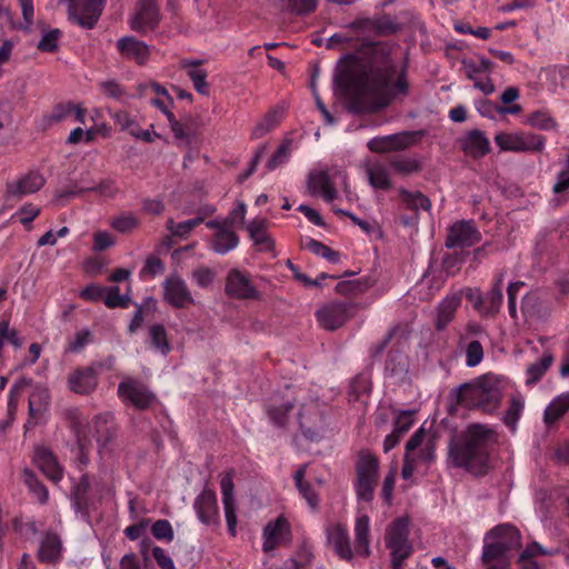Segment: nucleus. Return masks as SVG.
<instances>
[{"label": "nucleus", "mask_w": 569, "mask_h": 569, "mask_svg": "<svg viewBox=\"0 0 569 569\" xmlns=\"http://www.w3.org/2000/svg\"><path fill=\"white\" fill-rule=\"evenodd\" d=\"M46 184V178L38 171H30L16 182L7 183L9 197L22 198L39 191Z\"/></svg>", "instance_id": "nucleus-26"}, {"label": "nucleus", "mask_w": 569, "mask_h": 569, "mask_svg": "<svg viewBox=\"0 0 569 569\" xmlns=\"http://www.w3.org/2000/svg\"><path fill=\"white\" fill-rule=\"evenodd\" d=\"M74 109V103L66 102L58 103L52 108V111L46 117L49 123H58L69 117Z\"/></svg>", "instance_id": "nucleus-64"}, {"label": "nucleus", "mask_w": 569, "mask_h": 569, "mask_svg": "<svg viewBox=\"0 0 569 569\" xmlns=\"http://www.w3.org/2000/svg\"><path fill=\"white\" fill-rule=\"evenodd\" d=\"M100 91L108 98L117 101H124L126 88L116 80H107L99 83Z\"/></svg>", "instance_id": "nucleus-56"}, {"label": "nucleus", "mask_w": 569, "mask_h": 569, "mask_svg": "<svg viewBox=\"0 0 569 569\" xmlns=\"http://www.w3.org/2000/svg\"><path fill=\"white\" fill-rule=\"evenodd\" d=\"M486 540L501 543L508 552L521 548V533L519 529L510 523H501L486 533Z\"/></svg>", "instance_id": "nucleus-24"}, {"label": "nucleus", "mask_w": 569, "mask_h": 569, "mask_svg": "<svg viewBox=\"0 0 569 569\" xmlns=\"http://www.w3.org/2000/svg\"><path fill=\"white\" fill-rule=\"evenodd\" d=\"M163 291L164 301L176 309H184L194 305V299L180 276H169L163 282Z\"/></svg>", "instance_id": "nucleus-16"}, {"label": "nucleus", "mask_w": 569, "mask_h": 569, "mask_svg": "<svg viewBox=\"0 0 569 569\" xmlns=\"http://www.w3.org/2000/svg\"><path fill=\"white\" fill-rule=\"evenodd\" d=\"M239 243V237L230 229L216 231L212 237L211 248L214 252L224 254L234 249Z\"/></svg>", "instance_id": "nucleus-38"}, {"label": "nucleus", "mask_w": 569, "mask_h": 569, "mask_svg": "<svg viewBox=\"0 0 569 569\" xmlns=\"http://www.w3.org/2000/svg\"><path fill=\"white\" fill-rule=\"evenodd\" d=\"M569 411V401H567L565 393L556 397L546 408L543 413V421L547 426H551L560 420Z\"/></svg>", "instance_id": "nucleus-39"}, {"label": "nucleus", "mask_w": 569, "mask_h": 569, "mask_svg": "<svg viewBox=\"0 0 569 569\" xmlns=\"http://www.w3.org/2000/svg\"><path fill=\"white\" fill-rule=\"evenodd\" d=\"M266 229L267 220L263 218L253 219L247 226L249 237L253 243L259 247V250L272 251L274 249V241L266 232Z\"/></svg>", "instance_id": "nucleus-35"}, {"label": "nucleus", "mask_w": 569, "mask_h": 569, "mask_svg": "<svg viewBox=\"0 0 569 569\" xmlns=\"http://www.w3.org/2000/svg\"><path fill=\"white\" fill-rule=\"evenodd\" d=\"M523 410V402L520 398L512 397L509 401V407L505 412L503 422L510 429V431L515 432L517 429V422L521 416Z\"/></svg>", "instance_id": "nucleus-47"}, {"label": "nucleus", "mask_w": 569, "mask_h": 569, "mask_svg": "<svg viewBox=\"0 0 569 569\" xmlns=\"http://www.w3.org/2000/svg\"><path fill=\"white\" fill-rule=\"evenodd\" d=\"M553 358H540V361L531 363L527 368V379L526 385L530 386L537 383L545 376L547 370L552 365Z\"/></svg>", "instance_id": "nucleus-48"}, {"label": "nucleus", "mask_w": 569, "mask_h": 569, "mask_svg": "<svg viewBox=\"0 0 569 569\" xmlns=\"http://www.w3.org/2000/svg\"><path fill=\"white\" fill-rule=\"evenodd\" d=\"M372 282L369 278L340 281L336 286V292L342 296H358L366 292Z\"/></svg>", "instance_id": "nucleus-42"}, {"label": "nucleus", "mask_w": 569, "mask_h": 569, "mask_svg": "<svg viewBox=\"0 0 569 569\" xmlns=\"http://www.w3.org/2000/svg\"><path fill=\"white\" fill-rule=\"evenodd\" d=\"M378 470V458L368 450H361L356 463L357 480L355 483L356 493L359 500L366 502L372 501Z\"/></svg>", "instance_id": "nucleus-6"}, {"label": "nucleus", "mask_w": 569, "mask_h": 569, "mask_svg": "<svg viewBox=\"0 0 569 569\" xmlns=\"http://www.w3.org/2000/svg\"><path fill=\"white\" fill-rule=\"evenodd\" d=\"M396 44L363 40L356 53L345 54L337 64L335 84L350 96L356 113H373L409 93L408 63L398 71L392 58Z\"/></svg>", "instance_id": "nucleus-1"}, {"label": "nucleus", "mask_w": 569, "mask_h": 569, "mask_svg": "<svg viewBox=\"0 0 569 569\" xmlns=\"http://www.w3.org/2000/svg\"><path fill=\"white\" fill-rule=\"evenodd\" d=\"M399 196L407 210L411 213H419V209L429 211L431 209V200L421 191H409L405 188L399 189Z\"/></svg>", "instance_id": "nucleus-37"}, {"label": "nucleus", "mask_w": 569, "mask_h": 569, "mask_svg": "<svg viewBox=\"0 0 569 569\" xmlns=\"http://www.w3.org/2000/svg\"><path fill=\"white\" fill-rule=\"evenodd\" d=\"M467 298L481 317L493 318L500 310L503 295L502 290L498 288L490 289L486 297H482L480 292L469 290Z\"/></svg>", "instance_id": "nucleus-22"}, {"label": "nucleus", "mask_w": 569, "mask_h": 569, "mask_svg": "<svg viewBox=\"0 0 569 569\" xmlns=\"http://www.w3.org/2000/svg\"><path fill=\"white\" fill-rule=\"evenodd\" d=\"M371 391V383L363 375L356 376L349 389V400L359 401L362 396H368Z\"/></svg>", "instance_id": "nucleus-50"}, {"label": "nucleus", "mask_w": 569, "mask_h": 569, "mask_svg": "<svg viewBox=\"0 0 569 569\" xmlns=\"http://www.w3.org/2000/svg\"><path fill=\"white\" fill-rule=\"evenodd\" d=\"M151 533L158 540L172 541L174 537L172 526L167 519L157 520L151 527Z\"/></svg>", "instance_id": "nucleus-63"}, {"label": "nucleus", "mask_w": 569, "mask_h": 569, "mask_svg": "<svg viewBox=\"0 0 569 569\" xmlns=\"http://www.w3.org/2000/svg\"><path fill=\"white\" fill-rule=\"evenodd\" d=\"M556 296L545 289H535L529 291L521 300V311L530 319L547 320L550 318Z\"/></svg>", "instance_id": "nucleus-9"}, {"label": "nucleus", "mask_w": 569, "mask_h": 569, "mask_svg": "<svg viewBox=\"0 0 569 569\" xmlns=\"http://www.w3.org/2000/svg\"><path fill=\"white\" fill-rule=\"evenodd\" d=\"M461 305V297L457 293L447 296L437 307V317L435 328L437 331L445 330L456 317V312Z\"/></svg>", "instance_id": "nucleus-33"}, {"label": "nucleus", "mask_w": 569, "mask_h": 569, "mask_svg": "<svg viewBox=\"0 0 569 569\" xmlns=\"http://www.w3.org/2000/svg\"><path fill=\"white\" fill-rule=\"evenodd\" d=\"M388 163L395 170V172L402 176L417 173L422 170L421 162L416 158L392 156L388 158Z\"/></svg>", "instance_id": "nucleus-41"}, {"label": "nucleus", "mask_w": 569, "mask_h": 569, "mask_svg": "<svg viewBox=\"0 0 569 569\" xmlns=\"http://www.w3.org/2000/svg\"><path fill=\"white\" fill-rule=\"evenodd\" d=\"M356 305L346 301H330L316 311V318L320 327L335 331L341 328L355 316Z\"/></svg>", "instance_id": "nucleus-8"}, {"label": "nucleus", "mask_w": 569, "mask_h": 569, "mask_svg": "<svg viewBox=\"0 0 569 569\" xmlns=\"http://www.w3.org/2000/svg\"><path fill=\"white\" fill-rule=\"evenodd\" d=\"M425 136L423 130L419 131H403L390 134V140L393 151L405 150L416 144Z\"/></svg>", "instance_id": "nucleus-45"}, {"label": "nucleus", "mask_w": 569, "mask_h": 569, "mask_svg": "<svg viewBox=\"0 0 569 569\" xmlns=\"http://www.w3.org/2000/svg\"><path fill=\"white\" fill-rule=\"evenodd\" d=\"M459 141L461 150L473 159H480L491 151L489 139L479 129L468 131Z\"/></svg>", "instance_id": "nucleus-25"}, {"label": "nucleus", "mask_w": 569, "mask_h": 569, "mask_svg": "<svg viewBox=\"0 0 569 569\" xmlns=\"http://www.w3.org/2000/svg\"><path fill=\"white\" fill-rule=\"evenodd\" d=\"M104 0H69L68 18L83 29H93L98 23Z\"/></svg>", "instance_id": "nucleus-11"}, {"label": "nucleus", "mask_w": 569, "mask_h": 569, "mask_svg": "<svg viewBox=\"0 0 569 569\" xmlns=\"http://www.w3.org/2000/svg\"><path fill=\"white\" fill-rule=\"evenodd\" d=\"M280 112L277 110L269 111L263 119L253 128L252 137L261 138L280 123Z\"/></svg>", "instance_id": "nucleus-49"}, {"label": "nucleus", "mask_w": 569, "mask_h": 569, "mask_svg": "<svg viewBox=\"0 0 569 569\" xmlns=\"http://www.w3.org/2000/svg\"><path fill=\"white\" fill-rule=\"evenodd\" d=\"M161 21L159 0H140L136 12L129 18L131 30L146 34L158 28Z\"/></svg>", "instance_id": "nucleus-12"}, {"label": "nucleus", "mask_w": 569, "mask_h": 569, "mask_svg": "<svg viewBox=\"0 0 569 569\" xmlns=\"http://www.w3.org/2000/svg\"><path fill=\"white\" fill-rule=\"evenodd\" d=\"M409 526L410 518L402 516L391 521L387 528L385 542L390 551L391 569H403V562L413 552L412 543L409 541Z\"/></svg>", "instance_id": "nucleus-4"}, {"label": "nucleus", "mask_w": 569, "mask_h": 569, "mask_svg": "<svg viewBox=\"0 0 569 569\" xmlns=\"http://www.w3.org/2000/svg\"><path fill=\"white\" fill-rule=\"evenodd\" d=\"M110 226L118 232L126 233L136 229L139 226V220L134 214L127 213L114 217L111 220Z\"/></svg>", "instance_id": "nucleus-60"}, {"label": "nucleus", "mask_w": 569, "mask_h": 569, "mask_svg": "<svg viewBox=\"0 0 569 569\" xmlns=\"http://www.w3.org/2000/svg\"><path fill=\"white\" fill-rule=\"evenodd\" d=\"M62 37V31L60 29H51L47 33L43 34L41 40L39 41L37 48L41 52H56L59 49V40Z\"/></svg>", "instance_id": "nucleus-55"}, {"label": "nucleus", "mask_w": 569, "mask_h": 569, "mask_svg": "<svg viewBox=\"0 0 569 569\" xmlns=\"http://www.w3.org/2000/svg\"><path fill=\"white\" fill-rule=\"evenodd\" d=\"M327 539L340 559L346 561L353 559V550L346 527L340 523L329 527L327 529Z\"/></svg>", "instance_id": "nucleus-29"}, {"label": "nucleus", "mask_w": 569, "mask_h": 569, "mask_svg": "<svg viewBox=\"0 0 569 569\" xmlns=\"http://www.w3.org/2000/svg\"><path fill=\"white\" fill-rule=\"evenodd\" d=\"M306 248L312 253L325 258L329 262L337 263L340 260V253L338 251L332 250L330 247L318 240L309 239L306 242Z\"/></svg>", "instance_id": "nucleus-51"}, {"label": "nucleus", "mask_w": 569, "mask_h": 569, "mask_svg": "<svg viewBox=\"0 0 569 569\" xmlns=\"http://www.w3.org/2000/svg\"><path fill=\"white\" fill-rule=\"evenodd\" d=\"M193 508L198 519L206 526H219L220 515L217 495L213 490L204 488L194 499Z\"/></svg>", "instance_id": "nucleus-18"}, {"label": "nucleus", "mask_w": 569, "mask_h": 569, "mask_svg": "<svg viewBox=\"0 0 569 569\" xmlns=\"http://www.w3.org/2000/svg\"><path fill=\"white\" fill-rule=\"evenodd\" d=\"M401 29L402 24L396 18H391L387 13L376 16L375 36H393L401 31Z\"/></svg>", "instance_id": "nucleus-43"}, {"label": "nucleus", "mask_w": 569, "mask_h": 569, "mask_svg": "<svg viewBox=\"0 0 569 569\" xmlns=\"http://www.w3.org/2000/svg\"><path fill=\"white\" fill-rule=\"evenodd\" d=\"M187 74H188L189 79L192 81L193 88L198 93H200L202 96H209L210 90H209V83L207 82L208 73L206 70L193 68V69H189L187 71Z\"/></svg>", "instance_id": "nucleus-59"}, {"label": "nucleus", "mask_w": 569, "mask_h": 569, "mask_svg": "<svg viewBox=\"0 0 569 569\" xmlns=\"http://www.w3.org/2000/svg\"><path fill=\"white\" fill-rule=\"evenodd\" d=\"M286 10L296 16H309L315 12L318 7V0H286Z\"/></svg>", "instance_id": "nucleus-54"}, {"label": "nucleus", "mask_w": 569, "mask_h": 569, "mask_svg": "<svg viewBox=\"0 0 569 569\" xmlns=\"http://www.w3.org/2000/svg\"><path fill=\"white\" fill-rule=\"evenodd\" d=\"M93 437L101 448L107 447L117 437V425L111 413H99L93 420Z\"/></svg>", "instance_id": "nucleus-30"}, {"label": "nucleus", "mask_w": 569, "mask_h": 569, "mask_svg": "<svg viewBox=\"0 0 569 569\" xmlns=\"http://www.w3.org/2000/svg\"><path fill=\"white\" fill-rule=\"evenodd\" d=\"M355 552L362 558H368L371 553L369 547V517L367 515L356 519Z\"/></svg>", "instance_id": "nucleus-36"}, {"label": "nucleus", "mask_w": 569, "mask_h": 569, "mask_svg": "<svg viewBox=\"0 0 569 569\" xmlns=\"http://www.w3.org/2000/svg\"><path fill=\"white\" fill-rule=\"evenodd\" d=\"M116 47L122 59L133 61L138 66H144L151 54L150 47L133 36L120 38Z\"/></svg>", "instance_id": "nucleus-19"}, {"label": "nucleus", "mask_w": 569, "mask_h": 569, "mask_svg": "<svg viewBox=\"0 0 569 569\" xmlns=\"http://www.w3.org/2000/svg\"><path fill=\"white\" fill-rule=\"evenodd\" d=\"M410 337L411 329L407 323H398L393 326L385 336L382 341L375 346L373 356L383 353L388 346H390L388 351L389 356L406 353L410 347Z\"/></svg>", "instance_id": "nucleus-14"}, {"label": "nucleus", "mask_w": 569, "mask_h": 569, "mask_svg": "<svg viewBox=\"0 0 569 569\" xmlns=\"http://www.w3.org/2000/svg\"><path fill=\"white\" fill-rule=\"evenodd\" d=\"M151 343L161 352L168 353L170 347L167 339V332L162 325H154L150 328Z\"/></svg>", "instance_id": "nucleus-61"}, {"label": "nucleus", "mask_w": 569, "mask_h": 569, "mask_svg": "<svg viewBox=\"0 0 569 569\" xmlns=\"http://www.w3.org/2000/svg\"><path fill=\"white\" fill-rule=\"evenodd\" d=\"M496 432L481 423H471L465 430L451 435L448 442L447 463L449 467L482 477L490 469Z\"/></svg>", "instance_id": "nucleus-2"}, {"label": "nucleus", "mask_w": 569, "mask_h": 569, "mask_svg": "<svg viewBox=\"0 0 569 569\" xmlns=\"http://www.w3.org/2000/svg\"><path fill=\"white\" fill-rule=\"evenodd\" d=\"M506 385L505 377L492 372L465 382L450 392L451 402L448 412L453 415L457 407L461 406L470 410L479 409L485 413H492L500 406Z\"/></svg>", "instance_id": "nucleus-3"}, {"label": "nucleus", "mask_w": 569, "mask_h": 569, "mask_svg": "<svg viewBox=\"0 0 569 569\" xmlns=\"http://www.w3.org/2000/svg\"><path fill=\"white\" fill-rule=\"evenodd\" d=\"M299 402L297 390L289 385L276 391L264 406V411L270 421L279 428H286L289 413Z\"/></svg>", "instance_id": "nucleus-7"}, {"label": "nucleus", "mask_w": 569, "mask_h": 569, "mask_svg": "<svg viewBox=\"0 0 569 569\" xmlns=\"http://www.w3.org/2000/svg\"><path fill=\"white\" fill-rule=\"evenodd\" d=\"M495 142L503 151L540 152L545 148L546 138L536 133H506L496 134Z\"/></svg>", "instance_id": "nucleus-10"}, {"label": "nucleus", "mask_w": 569, "mask_h": 569, "mask_svg": "<svg viewBox=\"0 0 569 569\" xmlns=\"http://www.w3.org/2000/svg\"><path fill=\"white\" fill-rule=\"evenodd\" d=\"M307 190L310 196H321L327 202L333 201L338 194L328 170L310 171L307 177Z\"/></svg>", "instance_id": "nucleus-20"}, {"label": "nucleus", "mask_w": 569, "mask_h": 569, "mask_svg": "<svg viewBox=\"0 0 569 569\" xmlns=\"http://www.w3.org/2000/svg\"><path fill=\"white\" fill-rule=\"evenodd\" d=\"M409 365L402 358H387L385 362L386 372L398 380L406 377Z\"/></svg>", "instance_id": "nucleus-58"}, {"label": "nucleus", "mask_w": 569, "mask_h": 569, "mask_svg": "<svg viewBox=\"0 0 569 569\" xmlns=\"http://www.w3.org/2000/svg\"><path fill=\"white\" fill-rule=\"evenodd\" d=\"M24 483L29 490L34 495L41 505L47 503L49 493L46 486L37 478L34 472L29 469L23 470Z\"/></svg>", "instance_id": "nucleus-46"}, {"label": "nucleus", "mask_w": 569, "mask_h": 569, "mask_svg": "<svg viewBox=\"0 0 569 569\" xmlns=\"http://www.w3.org/2000/svg\"><path fill=\"white\" fill-rule=\"evenodd\" d=\"M291 144L292 140L284 139L276 152L271 156V158L267 162V169L269 171L274 170L279 166L286 163L291 153Z\"/></svg>", "instance_id": "nucleus-53"}, {"label": "nucleus", "mask_w": 569, "mask_h": 569, "mask_svg": "<svg viewBox=\"0 0 569 569\" xmlns=\"http://www.w3.org/2000/svg\"><path fill=\"white\" fill-rule=\"evenodd\" d=\"M527 124L540 130H551L557 128L556 120L543 111L532 112L527 119Z\"/></svg>", "instance_id": "nucleus-57"}, {"label": "nucleus", "mask_w": 569, "mask_h": 569, "mask_svg": "<svg viewBox=\"0 0 569 569\" xmlns=\"http://www.w3.org/2000/svg\"><path fill=\"white\" fill-rule=\"evenodd\" d=\"M416 410H401L398 411V415L393 422V429L397 430V433L405 435L410 428L413 426L415 419L413 416Z\"/></svg>", "instance_id": "nucleus-62"}, {"label": "nucleus", "mask_w": 569, "mask_h": 569, "mask_svg": "<svg viewBox=\"0 0 569 569\" xmlns=\"http://www.w3.org/2000/svg\"><path fill=\"white\" fill-rule=\"evenodd\" d=\"M117 395L122 403L138 411H146L159 403L157 395L141 380L124 378L118 385Z\"/></svg>", "instance_id": "nucleus-5"}, {"label": "nucleus", "mask_w": 569, "mask_h": 569, "mask_svg": "<svg viewBox=\"0 0 569 569\" xmlns=\"http://www.w3.org/2000/svg\"><path fill=\"white\" fill-rule=\"evenodd\" d=\"M91 483L88 473H83L70 490L72 507L77 512L89 515Z\"/></svg>", "instance_id": "nucleus-34"}, {"label": "nucleus", "mask_w": 569, "mask_h": 569, "mask_svg": "<svg viewBox=\"0 0 569 569\" xmlns=\"http://www.w3.org/2000/svg\"><path fill=\"white\" fill-rule=\"evenodd\" d=\"M68 385L76 393L89 395L98 386L96 371L90 367L77 369L69 376Z\"/></svg>", "instance_id": "nucleus-32"}, {"label": "nucleus", "mask_w": 569, "mask_h": 569, "mask_svg": "<svg viewBox=\"0 0 569 569\" xmlns=\"http://www.w3.org/2000/svg\"><path fill=\"white\" fill-rule=\"evenodd\" d=\"M481 238V232L472 219L459 220L448 228L445 246L448 249L468 248L480 242Z\"/></svg>", "instance_id": "nucleus-13"}, {"label": "nucleus", "mask_w": 569, "mask_h": 569, "mask_svg": "<svg viewBox=\"0 0 569 569\" xmlns=\"http://www.w3.org/2000/svg\"><path fill=\"white\" fill-rule=\"evenodd\" d=\"M103 302L110 309L128 308L130 297L127 295H120V288L118 286H113L106 289Z\"/></svg>", "instance_id": "nucleus-52"}, {"label": "nucleus", "mask_w": 569, "mask_h": 569, "mask_svg": "<svg viewBox=\"0 0 569 569\" xmlns=\"http://www.w3.org/2000/svg\"><path fill=\"white\" fill-rule=\"evenodd\" d=\"M63 545L61 537L52 530L43 533L37 551V559L41 563L57 565L61 561Z\"/></svg>", "instance_id": "nucleus-21"}, {"label": "nucleus", "mask_w": 569, "mask_h": 569, "mask_svg": "<svg viewBox=\"0 0 569 569\" xmlns=\"http://www.w3.org/2000/svg\"><path fill=\"white\" fill-rule=\"evenodd\" d=\"M50 392L46 388H36L29 397L28 410L29 419L26 428L34 427L42 418L43 413L48 410L50 405Z\"/></svg>", "instance_id": "nucleus-31"}, {"label": "nucleus", "mask_w": 569, "mask_h": 569, "mask_svg": "<svg viewBox=\"0 0 569 569\" xmlns=\"http://www.w3.org/2000/svg\"><path fill=\"white\" fill-rule=\"evenodd\" d=\"M62 418L76 436L79 437L84 432L87 421L79 408L68 407L63 409Z\"/></svg>", "instance_id": "nucleus-44"}, {"label": "nucleus", "mask_w": 569, "mask_h": 569, "mask_svg": "<svg viewBox=\"0 0 569 569\" xmlns=\"http://www.w3.org/2000/svg\"><path fill=\"white\" fill-rule=\"evenodd\" d=\"M298 422L302 436L309 441H319L323 437V415L316 407L302 405L298 412Z\"/></svg>", "instance_id": "nucleus-17"}, {"label": "nucleus", "mask_w": 569, "mask_h": 569, "mask_svg": "<svg viewBox=\"0 0 569 569\" xmlns=\"http://www.w3.org/2000/svg\"><path fill=\"white\" fill-rule=\"evenodd\" d=\"M33 462L41 472L52 482L58 483L63 476V469L57 457L49 448L38 446L34 448Z\"/></svg>", "instance_id": "nucleus-23"}, {"label": "nucleus", "mask_w": 569, "mask_h": 569, "mask_svg": "<svg viewBox=\"0 0 569 569\" xmlns=\"http://www.w3.org/2000/svg\"><path fill=\"white\" fill-rule=\"evenodd\" d=\"M509 553L501 543L485 539L481 561L486 569H510Z\"/></svg>", "instance_id": "nucleus-27"}, {"label": "nucleus", "mask_w": 569, "mask_h": 569, "mask_svg": "<svg viewBox=\"0 0 569 569\" xmlns=\"http://www.w3.org/2000/svg\"><path fill=\"white\" fill-rule=\"evenodd\" d=\"M367 176L369 183L379 190H390L392 182L389 178V172L382 163H375L367 168Z\"/></svg>", "instance_id": "nucleus-40"}, {"label": "nucleus", "mask_w": 569, "mask_h": 569, "mask_svg": "<svg viewBox=\"0 0 569 569\" xmlns=\"http://www.w3.org/2000/svg\"><path fill=\"white\" fill-rule=\"evenodd\" d=\"M290 535V525L284 517L280 516L274 521L268 522L263 529L262 550L264 552L274 550L284 537Z\"/></svg>", "instance_id": "nucleus-28"}, {"label": "nucleus", "mask_w": 569, "mask_h": 569, "mask_svg": "<svg viewBox=\"0 0 569 569\" xmlns=\"http://www.w3.org/2000/svg\"><path fill=\"white\" fill-rule=\"evenodd\" d=\"M224 292L239 300H259L260 292L252 284L250 278L238 269H231L226 278Z\"/></svg>", "instance_id": "nucleus-15"}]
</instances>
